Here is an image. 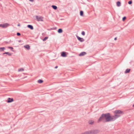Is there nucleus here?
<instances>
[{"label":"nucleus","mask_w":134,"mask_h":134,"mask_svg":"<svg viewBox=\"0 0 134 134\" xmlns=\"http://www.w3.org/2000/svg\"><path fill=\"white\" fill-rule=\"evenodd\" d=\"M115 118L114 116H111L109 113L102 114L98 120V122L102 121L103 122H108L114 121Z\"/></svg>","instance_id":"obj_1"},{"label":"nucleus","mask_w":134,"mask_h":134,"mask_svg":"<svg viewBox=\"0 0 134 134\" xmlns=\"http://www.w3.org/2000/svg\"><path fill=\"white\" fill-rule=\"evenodd\" d=\"M20 24H18V26H20Z\"/></svg>","instance_id":"obj_31"},{"label":"nucleus","mask_w":134,"mask_h":134,"mask_svg":"<svg viewBox=\"0 0 134 134\" xmlns=\"http://www.w3.org/2000/svg\"><path fill=\"white\" fill-rule=\"evenodd\" d=\"M12 51H13V50H12Z\"/></svg>","instance_id":"obj_34"},{"label":"nucleus","mask_w":134,"mask_h":134,"mask_svg":"<svg viewBox=\"0 0 134 134\" xmlns=\"http://www.w3.org/2000/svg\"><path fill=\"white\" fill-rule=\"evenodd\" d=\"M8 48L9 49H13V47H8Z\"/></svg>","instance_id":"obj_27"},{"label":"nucleus","mask_w":134,"mask_h":134,"mask_svg":"<svg viewBox=\"0 0 134 134\" xmlns=\"http://www.w3.org/2000/svg\"><path fill=\"white\" fill-rule=\"evenodd\" d=\"M76 37L78 40L81 42H83L84 41V40L83 38H81L78 36H76Z\"/></svg>","instance_id":"obj_6"},{"label":"nucleus","mask_w":134,"mask_h":134,"mask_svg":"<svg viewBox=\"0 0 134 134\" xmlns=\"http://www.w3.org/2000/svg\"><path fill=\"white\" fill-rule=\"evenodd\" d=\"M43 82V81L41 79H39L38 80V82L40 83H42Z\"/></svg>","instance_id":"obj_20"},{"label":"nucleus","mask_w":134,"mask_h":134,"mask_svg":"<svg viewBox=\"0 0 134 134\" xmlns=\"http://www.w3.org/2000/svg\"><path fill=\"white\" fill-rule=\"evenodd\" d=\"M58 66H55V69H57V68H58Z\"/></svg>","instance_id":"obj_29"},{"label":"nucleus","mask_w":134,"mask_h":134,"mask_svg":"<svg viewBox=\"0 0 134 134\" xmlns=\"http://www.w3.org/2000/svg\"><path fill=\"white\" fill-rule=\"evenodd\" d=\"M86 54V53L85 52H82L81 53L79 54V56H81L85 55Z\"/></svg>","instance_id":"obj_9"},{"label":"nucleus","mask_w":134,"mask_h":134,"mask_svg":"<svg viewBox=\"0 0 134 134\" xmlns=\"http://www.w3.org/2000/svg\"><path fill=\"white\" fill-rule=\"evenodd\" d=\"M132 2L131 1H129L128 2V3L129 4H132Z\"/></svg>","instance_id":"obj_23"},{"label":"nucleus","mask_w":134,"mask_h":134,"mask_svg":"<svg viewBox=\"0 0 134 134\" xmlns=\"http://www.w3.org/2000/svg\"><path fill=\"white\" fill-rule=\"evenodd\" d=\"M130 70V69H127L125 71V73H128L129 72Z\"/></svg>","instance_id":"obj_19"},{"label":"nucleus","mask_w":134,"mask_h":134,"mask_svg":"<svg viewBox=\"0 0 134 134\" xmlns=\"http://www.w3.org/2000/svg\"><path fill=\"white\" fill-rule=\"evenodd\" d=\"M61 56L63 57H66L67 56L66 53L64 52H62L61 53Z\"/></svg>","instance_id":"obj_8"},{"label":"nucleus","mask_w":134,"mask_h":134,"mask_svg":"<svg viewBox=\"0 0 134 134\" xmlns=\"http://www.w3.org/2000/svg\"><path fill=\"white\" fill-rule=\"evenodd\" d=\"M116 39H117V38L116 37L114 39V40H116Z\"/></svg>","instance_id":"obj_30"},{"label":"nucleus","mask_w":134,"mask_h":134,"mask_svg":"<svg viewBox=\"0 0 134 134\" xmlns=\"http://www.w3.org/2000/svg\"><path fill=\"white\" fill-rule=\"evenodd\" d=\"M80 15L81 16H83V12L82 11H81L80 12Z\"/></svg>","instance_id":"obj_16"},{"label":"nucleus","mask_w":134,"mask_h":134,"mask_svg":"<svg viewBox=\"0 0 134 134\" xmlns=\"http://www.w3.org/2000/svg\"><path fill=\"white\" fill-rule=\"evenodd\" d=\"M5 49V48L4 47H0V52L3 51Z\"/></svg>","instance_id":"obj_17"},{"label":"nucleus","mask_w":134,"mask_h":134,"mask_svg":"<svg viewBox=\"0 0 134 134\" xmlns=\"http://www.w3.org/2000/svg\"><path fill=\"white\" fill-rule=\"evenodd\" d=\"M118 7H120L121 5V3L120 1H118L116 3Z\"/></svg>","instance_id":"obj_13"},{"label":"nucleus","mask_w":134,"mask_h":134,"mask_svg":"<svg viewBox=\"0 0 134 134\" xmlns=\"http://www.w3.org/2000/svg\"><path fill=\"white\" fill-rule=\"evenodd\" d=\"M29 0L31 2H33L34 1V0Z\"/></svg>","instance_id":"obj_28"},{"label":"nucleus","mask_w":134,"mask_h":134,"mask_svg":"<svg viewBox=\"0 0 134 134\" xmlns=\"http://www.w3.org/2000/svg\"><path fill=\"white\" fill-rule=\"evenodd\" d=\"M133 107H134V104L133 105Z\"/></svg>","instance_id":"obj_33"},{"label":"nucleus","mask_w":134,"mask_h":134,"mask_svg":"<svg viewBox=\"0 0 134 134\" xmlns=\"http://www.w3.org/2000/svg\"><path fill=\"white\" fill-rule=\"evenodd\" d=\"M27 27L32 30H33L34 29V28L33 26L31 25H27Z\"/></svg>","instance_id":"obj_11"},{"label":"nucleus","mask_w":134,"mask_h":134,"mask_svg":"<svg viewBox=\"0 0 134 134\" xmlns=\"http://www.w3.org/2000/svg\"><path fill=\"white\" fill-rule=\"evenodd\" d=\"M114 116L115 118V119L120 117L121 116V114H123V112L120 110H117L114 111Z\"/></svg>","instance_id":"obj_2"},{"label":"nucleus","mask_w":134,"mask_h":134,"mask_svg":"<svg viewBox=\"0 0 134 134\" xmlns=\"http://www.w3.org/2000/svg\"><path fill=\"white\" fill-rule=\"evenodd\" d=\"M126 17L125 16H124L122 18V20L124 21L125 19H126Z\"/></svg>","instance_id":"obj_25"},{"label":"nucleus","mask_w":134,"mask_h":134,"mask_svg":"<svg viewBox=\"0 0 134 134\" xmlns=\"http://www.w3.org/2000/svg\"><path fill=\"white\" fill-rule=\"evenodd\" d=\"M58 33H62L63 32V31L62 29H58Z\"/></svg>","instance_id":"obj_14"},{"label":"nucleus","mask_w":134,"mask_h":134,"mask_svg":"<svg viewBox=\"0 0 134 134\" xmlns=\"http://www.w3.org/2000/svg\"><path fill=\"white\" fill-rule=\"evenodd\" d=\"M36 19H37V21H43V18L42 16L38 17L37 16H36Z\"/></svg>","instance_id":"obj_5"},{"label":"nucleus","mask_w":134,"mask_h":134,"mask_svg":"<svg viewBox=\"0 0 134 134\" xmlns=\"http://www.w3.org/2000/svg\"><path fill=\"white\" fill-rule=\"evenodd\" d=\"M24 70V69L23 68H21L18 70L19 71H23Z\"/></svg>","instance_id":"obj_24"},{"label":"nucleus","mask_w":134,"mask_h":134,"mask_svg":"<svg viewBox=\"0 0 134 134\" xmlns=\"http://www.w3.org/2000/svg\"><path fill=\"white\" fill-rule=\"evenodd\" d=\"M93 123H94V121L92 120H89L88 121L89 124L91 125H93Z\"/></svg>","instance_id":"obj_12"},{"label":"nucleus","mask_w":134,"mask_h":134,"mask_svg":"<svg viewBox=\"0 0 134 134\" xmlns=\"http://www.w3.org/2000/svg\"><path fill=\"white\" fill-rule=\"evenodd\" d=\"M10 25V24L8 23H5L3 24H0V27L3 28H6Z\"/></svg>","instance_id":"obj_4"},{"label":"nucleus","mask_w":134,"mask_h":134,"mask_svg":"<svg viewBox=\"0 0 134 134\" xmlns=\"http://www.w3.org/2000/svg\"><path fill=\"white\" fill-rule=\"evenodd\" d=\"M82 35L83 36H84L85 35V33L84 31H82L81 33Z\"/></svg>","instance_id":"obj_22"},{"label":"nucleus","mask_w":134,"mask_h":134,"mask_svg":"<svg viewBox=\"0 0 134 134\" xmlns=\"http://www.w3.org/2000/svg\"><path fill=\"white\" fill-rule=\"evenodd\" d=\"M17 35L18 36H20L21 35V34L19 32H17Z\"/></svg>","instance_id":"obj_26"},{"label":"nucleus","mask_w":134,"mask_h":134,"mask_svg":"<svg viewBox=\"0 0 134 134\" xmlns=\"http://www.w3.org/2000/svg\"><path fill=\"white\" fill-rule=\"evenodd\" d=\"M89 131L90 134H96L99 132V131L98 130H93Z\"/></svg>","instance_id":"obj_3"},{"label":"nucleus","mask_w":134,"mask_h":134,"mask_svg":"<svg viewBox=\"0 0 134 134\" xmlns=\"http://www.w3.org/2000/svg\"><path fill=\"white\" fill-rule=\"evenodd\" d=\"M24 47L26 48L27 50H29L30 49V46L28 45H26L24 46Z\"/></svg>","instance_id":"obj_10"},{"label":"nucleus","mask_w":134,"mask_h":134,"mask_svg":"<svg viewBox=\"0 0 134 134\" xmlns=\"http://www.w3.org/2000/svg\"><path fill=\"white\" fill-rule=\"evenodd\" d=\"M18 42H21V40H19L18 41Z\"/></svg>","instance_id":"obj_32"},{"label":"nucleus","mask_w":134,"mask_h":134,"mask_svg":"<svg viewBox=\"0 0 134 134\" xmlns=\"http://www.w3.org/2000/svg\"><path fill=\"white\" fill-rule=\"evenodd\" d=\"M48 37H45L43 39V41H44L45 40H47Z\"/></svg>","instance_id":"obj_21"},{"label":"nucleus","mask_w":134,"mask_h":134,"mask_svg":"<svg viewBox=\"0 0 134 134\" xmlns=\"http://www.w3.org/2000/svg\"><path fill=\"white\" fill-rule=\"evenodd\" d=\"M5 54H8L9 56H11V54L8 52H5L3 53V55Z\"/></svg>","instance_id":"obj_15"},{"label":"nucleus","mask_w":134,"mask_h":134,"mask_svg":"<svg viewBox=\"0 0 134 134\" xmlns=\"http://www.w3.org/2000/svg\"><path fill=\"white\" fill-rule=\"evenodd\" d=\"M13 101L14 100L13 98H9L8 99L7 102L8 103H10L13 102Z\"/></svg>","instance_id":"obj_7"},{"label":"nucleus","mask_w":134,"mask_h":134,"mask_svg":"<svg viewBox=\"0 0 134 134\" xmlns=\"http://www.w3.org/2000/svg\"><path fill=\"white\" fill-rule=\"evenodd\" d=\"M52 7L54 9L56 10L57 9V7L56 5H52Z\"/></svg>","instance_id":"obj_18"}]
</instances>
